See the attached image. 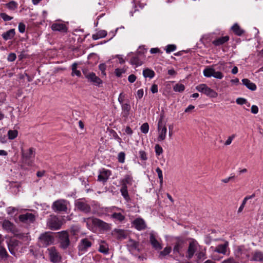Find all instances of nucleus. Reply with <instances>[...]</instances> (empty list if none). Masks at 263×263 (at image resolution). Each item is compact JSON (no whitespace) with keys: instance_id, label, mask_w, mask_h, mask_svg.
Returning a JSON list of instances; mask_svg holds the SVG:
<instances>
[{"instance_id":"obj_14","label":"nucleus","mask_w":263,"mask_h":263,"mask_svg":"<svg viewBox=\"0 0 263 263\" xmlns=\"http://www.w3.org/2000/svg\"><path fill=\"white\" fill-rule=\"evenodd\" d=\"M77 209L85 213H89L91 212V207L86 202L78 200L75 203Z\"/></svg>"},{"instance_id":"obj_27","label":"nucleus","mask_w":263,"mask_h":263,"mask_svg":"<svg viewBox=\"0 0 263 263\" xmlns=\"http://www.w3.org/2000/svg\"><path fill=\"white\" fill-rule=\"evenodd\" d=\"M229 36L228 35L218 37L212 41V44L215 46L222 45L229 40Z\"/></svg>"},{"instance_id":"obj_46","label":"nucleus","mask_w":263,"mask_h":263,"mask_svg":"<svg viewBox=\"0 0 263 263\" xmlns=\"http://www.w3.org/2000/svg\"><path fill=\"white\" fill-rule=\"evenodd\" d=\"M185 89L184 85L182 84H177L174 87V90L175 91L177 92H182Z\"/></svg>"},{"instance_id":"obj_20","label":"nucleus","mask_w":263,"mask_h":263,"mask_svg":"<svg viewBox=\"0 0 263 263\" xmlns=\"http://www.w3.org/2000/svg\"><path fill=\"white\" fill-rule=\"evenodd\" d=\"M19 243V241L15 239H11L7 242L9 250L11 254H15Z\"/></svg>"},{"instance_id":"obj_55","label":"nucleus","mask_w":263,"mask_h":263,"mask_svg":"<svg viewBox=\"0 0 263 263\" xmlns=\"http://www.w3.org/2000/svg\"><path fill=\"white\" fill-rule=\"evenodd\" d=\"M106 68V66L105 64L102 63V64H100L99 65V68L100 70V71H101L102 74H103V76L106 75V73H105Z\"/></svg>"},{"instance_id":"obj_31","label":"nucleus","mask_w":263,"mask_h":263,"mask_svg":"<svg viewBox=\"0 0 263 263\" xmlns=\"http://www.w3.org/2000/svg\"><path fill=\"white\" fill-rule=\"evenodd\" d=\"M2 226L3 228L8 232H13L14 229V224L9 220H4Z\"/></svg>"},{"instance_id":"obj_4","label":"nucleus","mask_w":263,"mask_h":263,"mask_svg":"<svg viewBox=\"0 0 263 263\" xmlns=\"http://www.w3.org/2000/svg\"><path fill=\"white\" fill-rule=\"evenodd\" d=\"M60 247L65 250L69 246L70 242L69 238V235L67 231H61L58 233Z\"/></svg>"},{"instance_id":"obj_44","label":"nucleus","mask_w":263,"mask_h":263,"mask_svg":"<svg viewBox=\"0 0 263 263\" xmlns=\"http://www.w3.org/2000/svg\"><path fill=\"white\" fill-rule=\"evenodd\" d=\"M99 251L101 253H102L104 254H107L108 253V248L106 245H101L99 246Z\"/></svg>"},{"instance_id":"obj_28","label":"nucleus","mask_w":263,"mask_h":263,"mask_svg":"<svg viewBox=\"0 0 263 263\" xmlns=\"http://www.w3.org/2000/svg\"><path fill=\"white\" fill-rule=\"evenodd\" d=\"M96 227L103 231H107L110 229V226L108 223L98 218L97 219Z\"/></svg>"},{"instance_id":"obj_47","label":"nucleus","mask_w":263,"mask_h":263,"mask_svg":"<svg viewBox=\"0 0 263 263\" xmlns=\"http://www.w3.org/2000/svg\"><path fill=\"white\" fill-rule=\"evenodd\" d=\"M156 172L158 174V177L159 179L160 184L162 185L163 184V174L161 170L159 167H157L156 170Z\"/></svg>"},{"instance_id":"obj_25","label":"nucleus","mask_w":263,"mask_h":263,"mask_svg":"<svg viewBox=\"0 0 263 263\" xmlns=\"http://www.w3.org/2000/svg\"><path fill=\"white\" fill-rule=\"evenodd\" d=\"M51 29L53 31H58L61 32H66L67 28L62 23H54L51 26Z\"/></svg>"},{"instance_id":"obj_8","label":"nucleus","mask_w":263,"mask_h":263,"mask_svg":"<svg viewBox=\"0 0 263 263\" xmlns=\"http://www.w3.org/2000/svg\"><path fill=\"white\" fill-rule=\"evenodd\" d=\"M47 224L49 229L56 230L61 228L62 222L56 216L51 215L48 219Z\"/></svg>"},{"instance_id":"obj_61","label":"nucleus","mask_w":263,"mask_h":263,"mask_svg":"<svg viewBox=\"0 0 263 263\" xmlns=\"http://www.w3.org/2000/svg\"><path fill=\"white\" fill-rule=\"evenodd\" d=\"M111 133L112 134L113 137L116 139L119 143H120L121 142V139L119 137L117 133L113 130H111Z\"/></svg>"},{"instance_id":"obj_52","label":"nucleus","mask_w":263,"mask_h":263,"mask_svg":"<svg viewBox=\"0 0 263 263\" xmlns=\"http://www.w3.org/2000/svg\"><path fill=\"white\" fill-rule=\"evenodd\" d=\"M125 154L124 152H120L118 155V160L120 163H123L125 161Z\"/></svg>"},{"instance_id":"obj_45","label":"nucleus","mask_w":263,"mask_h":263,"mask_svg":"<svg viewBox=\"0 0 263 263\" xmlns=\"http://www.w3.org/2000/svg\"><path fill=\"white\" fill-rule=\"evenodd\" d=\"M140 130L142 133L147 134L149 130V125L148 123H143L140 127Z\"/></svg>"},{"instance_id":"obj_59","label":"nucleus","mask_w":263,"mask_h":263,"mask_svg":"<svg viewBox=\"0 0 263 263\" xmlns=\"http://www.w3.org/2000/svg\"><path fill=\"white\" fill-rule=\"evenodd\" d=\"M125 72L123 69L117 68L115 69V73L118 77L121 76L122 74Z\"/></svg>"},{"instance_id":"obj_56","label":"nucleus","mask_w":263,"mask_h":263,"mask_svg":"<svg viewBox=\"0 0 263 263\" xmlns=\"http://www.w3.org/2000/svg\"><path fill=\"white\" fill-rule=\"evenodd\" d=\"M16 58V54L14 53H10L7 57V60L9 62H13Z\"/></svg>"},{"instance_id":"obj_64","label":"nucleus","mask_w":263,"mask_h":263,"mask_svg":"<svg viewBox=\"0 0 263 263\" xmlns=\"http://www.w3.org/2000/svg\"><path fill=\"white\" fill-rule=\"evenodd\" d=\"M221 263H237V262L233 258L230 257L224 260Z\"/></svg>"},{"instance_id":"obj_51","label":"nucleus","mask_w":263,"mask_h":263,"mask_svg":"<svg viewBox=\"0 0 263 263\" xmlns=\"http://www.w3.org/2000/svg\"><path fill=\"white\" fill-rule=\"evenodd\" d=\"M155 151L156 155L160 156L163 153V149L159 144H156L155 146Z\"/></svg>"},{"instance_id":"obj_53","label":"nucleus","mask_w":263,"mask_h":263,"mask_svg":"<svg viewBox=\"0 0 263 263\" xmlns=\"http://www.w3.org/2000/svg\"><path fill=\"white\" fill-rule=\"evenodd\" d=\"M196 256L198 259H204L205 257V249L204 251H200L196 254Z\"/></svg>"},{"instance_id":"obj_13","label":"nucleus","mask_w":263,"mask_h":263,"mask_svg":"<svg viewBox=\"0 0 263 263\" xmlns=\"http://www.w3.org/2000/svg\"><path fill=\"white\" fill-rule=\"evenodd\" d=\"M132 224L133 226L138 231L144 230L147 227L146 222L141 217L136 218L132 221Z\"/></svg>"},{"instance_id":"obj_15","label":"nucleus","mask_w":263,"mask_h":263,"mask_svg":"<svg viewBox=\"0 0 263 263\" xmlns=\"http://www.w3.org/2000/svg\"><path fill=\"white\" fill-rule=\"evenodd\" d=\"M19 220L25 223H32L35 220V216L32 213H26L21 214L18 217Z\"/></svg>"},{"instance_id":"obj_41","label":"nucleus","mask_w":263,"mask_h":263,"mask_svg":"<svg viewBox=\"0 0 263 263\" xmlns=\"http://www.w3.org/2000/svg\"><path fill=\"white\" fill-rule=\"evenodd\" d=\"M7 7L11 10H14L17 8V3L15 1H11L9 3L6 4Z\"/></svg>"},{"instance_id":"obj_34","label":"nucleus","mask_w":263,"mask_h":263,"mask_svg":"<svg viewBox=\"0 0 263 263\" xmlns=\"http://www.w3.org/2000/svg\"><path fill=\"white\" fill-rule=\"evenodd\" d=\"M231 29L235 34L238 36L241 35L244 32V31L240 28V26L237 24H235L231 27Z\"/></svg>"},{"instance_id":"obj_26","label":"nucleus","mask_w":263,"mask_h":263,"mask_svg":"<svg viewBox=\"0 0 263 263\" xmlns=\"http://www.w3.org/2000/svg\"><path fill=\"white\" fill-rule=\"evenodd\" d=\"M15 35V29H11L9 30L8 31L4 32L2 34V36L3 39L7 41L9 40L12 39Z\"/></svg>"},{"instance_id":"obj_12","label":"nucleus","mask_w":263,"mask_h":263,"mask_svg":"<svg viewBox=\"0 0 263 263\" xmlns=\"http://www.w3.org/2000/svg\"><path fill=\"white\" fill-rule=\"evenodd\" d=\"M162 117H161L158 123V129L159 130L158 141H162L165 139L167 129L165 126H162Z\"/></svg>"},{"instance_id":"obj_49","label":"nucleus","mask_w":263,"mask_h":263,"mask_svg":"<svg viewBox=\"0 0 263 263\" xmlns=\"http://www.w3.org/2000/svg\"><path fill=\"white\" fill-rule=\"evenodd\" d=\"M236 102L239 105L246 104L248 103L247 99L243 98H238L236 99ZM248 106H250V103H248Z\"/></svg>"},{"instance_id":"obj_54","label":"nucleus","mask_w":263,"mask_h":263,"mask_svg":"<svg viewBox=\"0 0 263 263\" xmlns=\"http://www.w3.org/2000/svg\"><path fill=\"white\" fill-rule=\"evenodd\" d=\"M18 31L20 33H24L25 31L26 25L23 23H20L18 26Z\"/></svg>"},{"instance_id":"obj_1","label":"nucleus","mask_w":263,"mask_h":263,"mask_svg":"<svg viewBox=\"0 0 263 263\" xmlns=\"http://www.w3.org/2000/svg\"><path fill=\"white\" fill-rule=\"evenodd\" d=\"M21 152L23 163L28 166H31L33 163V159L35 157V149L31 147L25 151L22 148Z\"/></svg>"},{"instance_id":"obj_60","label":"nucleus","mask_w":263,"mask_h":263,"mask_svg":"<svg viewBox=\"0 0 263 263\" xmlns=\"http://www.w3.org/2000/svg\"><path fill=\"white\" fill-rule=\"evenodd\" d=\"M235 137V135H232V136H230L228 137V139L226 140L224 144L226 145H230L232 140H233V139Z\"/></svg>"},{"instance_id":"obj_37","label":"nucleus","mask_w":263,"mask_h":263,"mask_svg":"<svg viewBox=\"0 0 263 263\" xmlns=\"http://www.w3.org/2000/svg\"><path fill=\"white\" fill-rule=\"evenodd\" d=\"M130 63L132 65H135L137 67L141 66L143 62L138 57H133L130 61Z\"/></svg>"},{"instance_id":"obj_35","label":"nucleus","mask_w":263,"mask_h":263,"mask_svg":"<svg viewBox=\"0 0 263 263\" xmlns=\"http://www.w3.org/2000/svg\"><path fill=\"white\" fill-rule=\"evenodd\" d=\"M143 75L145 78L152 79L155 76V72L153 70L147 68L143 70Z\"/></svg>"},{"instance_id":"obj_38","label":"nucleus","mask_w":263,"mask_h":263,"mask_svg":"<svg viewBox=\"0 0 263 263\" xmlns=\"http://www.w3.org/2000/svg\"><path fill=\"white\" fill-rule=\"evenodd\" d=\"M111 217L120 222L125 219V216L121 213H114L111 215Z\"/></svg>"},{"instance_id":"obj_24","label":"nucleus","mask_w":263,"mask_h":263,"mask_svg":"<svg viewBox=\"0 0 263 263\" xmlns=\"http://www.w3.org/2000/svg\"><path fill=\"white\" fill-rule=\"evenodd\" d=\"M229 246L228 241L224 242L223 244L218 245L214 249V251L218 253L222 254L225 255L227 253V248Z\"/></svg>"},{"instance_id":"obj_57","label":"nucleus","mask_w":263,"mask_h":263,"mask_svg":"<svg viewBox=\"0 0 263 263\" xmlns=\"http://www.w3.org/2000/svg\"><path fill=\"white\" fill-rule=\"evenodd\" d=\"M139 156L141 160L145 161L147 160V156L146 153L144 151H139Z\"/></svg>"},{"instance_id":"obj_50","label":"nucleus","mask_w":263,"mask_h":263,"mask_svg":"<svg viewBox=\"0 0 263 263\" xmlns=\"http://www.w3.org/2000/svg\"><path fill=\"white\" fill-rule=\"evenodd\" d=\"M0 17L4 21H9L13 19V17L10 16L7 14L5 13H1Z\"/></svg>"},{"instance_id":"obj_29","label":"nucleus","mask_w":263,"mask_h":263,"mask_svg":"<svg viewBox=\"0 0 263 263\" xmlns=\"http://www.w3.org/2000/svg\"><path fill=\"white\" fill-rule=\"evenodd\" d=\"M242 84L249 89L252 91H254L256 89L257 87L256 85L254 83L251 82L249 79H243L242 80Z\"/></svg>"},{"instance_id":"obj_40","label":"nucleus","mask_w":263,"mask_h":263,"mask_svg":"<svg viewBox=\"0 0 263 263\" xmlns=\"http://www.w3.org/2000/svg\"><path fill=\"white\" fill-rule=\"evenodd\" d=\"M18 135V132L17 130H9L8 132V138L10 140H13L16 138Z\"/></svg>"},{"instance_id":"obj_62","label":"nucleus","mask_w":263,"mask_h":263,"mask_svg":"<svg viewBox=\"0 0 263 263\" xmlns=\"http://www.w3.org/2000/svg\"><path fill=\"white\" fill-rule=\"evenodd\" d=\"M7 211L8 214L10 215V214H13L14 213L16 212L17 210L15 208L9 207L7 209Z\"/></svg>"},{"instance_id":"obj_2","label":"nucleus","mask_w":263,"mask_h":263,"mask_svg":"<svg viewBox=\"0 0 263 263\" xmlns=\"http://www.w3.org/2000/svg\"><path fill=\"white\" fill-rule=\"evenodd\" d=\"M54 242V237L50 232H45L39 237L38 243L41 247H46Z\"/></svg>"},{"instance_id":"obj_32","label":"nucleus","mask_w":263,"mask_h":263,"mask_svg":"<svg viewBox=\"0 0 263 263\" xmlns=\"http://www.w3.org/2000/svg\"><path fill=\"white\" fill-rule=\"evenodd\" d=\"M78 63L75 62L73 63L71 65L72 72L71 73V76L73 77L77 76L78 77L81 76V72L80 70H77Z\"/></svg>"},{"instance_id":"obj_21","label":"nucleus","mask_w":263,"mask_h":263,"mask_svg":"<svg viewBox=\"0 0 263 263\" xmlns=\"http://www.w3.org/2000/svg\"><path fill=\"white\" fill-rule=\"evenodd\" d=\"M126 174L124 178L121 180L120 183L122 186L127 187V185H132L133 182V178L130 172Z\"/></svg>"},{"instance_id":"obj_11","label":"nucleus","mask_w":263,"mask_h":263,"mask_svg":"<svg viewBox=\"0 0 263 263\" xmlns=\"http://www.w3.org/2000/svg\"><path fill=\"white\" fill-rule=\"evenodd\" d=\"M83 73L85 75V78L87 79L89 81L93 83L95 85H99L102 83V81L101 79L97 77L94 72H92L88 73L87 71L83 70Z\"/></svg>"},{"instance_id":"obj_22","label":"nucleus","mask_w":263,"mask_h":263,"mask_svg":"<svg viewBox=\"0 0 263 263\" xmlns=\"http://www.w3.org/2000/svg\"><path fill=\"white\" fill-rule=\"evenodd\" d=\"M149 241L153 247L156 250H160L162 248L161 243L156 238L154 234L151 233Z\"/></svg>"},{"instance_id":"obj_17","label":"nucleus","mask_w":263,"mask_h":263,"mask_svg":"<svg viewBox=\"0 0 263 263\" xmlns=\"http://www.w3.org/2000/svg\"><path fill=\"white\" fill-rule=\"evenodd\" d=\"M249 261L263 263V252L259 250L253 252L250 256Z\"/></svg>"},{"instance_id":"obj_42","label":"nucleus","mask_w":263,"mask_h":263,"mask_svg":"<svg viewBox=\"0 0 263 263\" xmlns=\"http://www.w3.org/2000/svg\"><path fill=\"white\" fill-rule=\"evenodd\" d=\"M8 256L5 249L1 245H0V258L4 259L6 258Z\"/></svg>"},{"instance_id":"obj_9","label":"nucleus","mask_w":263,"mask_h":263,"mask_svg":"<svg viewBox=\"0 0 263 263\" xmlns=\"http://www.w3.org/2000/svg\"><path fill=\"white\" fill-rule=\"evenodd\" d=\"M203 75L207 78L214 77L216 79H221L223 77V74L220 71H216L215 69L212 67H208L204 69Z\"/></svg>"},{"instance_id":"obj_30","label":"nucleus","mask_w":263,"mask_h":263,"mask_svg":"<svg viewBox=\"0 0 263 263\" xmlns=\"http://www.w3.org/2000/svg\"><path fill=\"white\" fill-rule=\"evenodd\" d=\"M127 246L130 251H133L135 250H139L138 246L139 243L137 241L130 239L127 243Z\"/></svg>"},{"instance_id":"obj_43","label":"nucleus","mask_w":263,"mask_h":263,"mask_svg":"<svg viewBox=\"0 0 263 263\" xmlns=\"http://www.w3.org/2000/svg\"><path fill=\"white\" fill-rule=\"evenodd\" d=\"M172 250L171 247H166L164 250L160 252V256H165L169 254Z\"/></svg>"},{"instance_id":"obj_18","label":"nucleus","mask_w":263,"mask_h":263,"mask_svg":"<svg viewBox=\"0 0 263 263\" xmlns=\"http://www.w3.org/2000/svg\"><path fill=\"white\" fill-rule=\"evenodd\" d=\"M198 247L199 246L195 240H193L190 242L187 249V256L189 258H191L193 256Z\"/></svg>"},{"instance_id":"obj_23","label":"nucleus","mask_w":263,"mask_h":263,"mask_svg":"<svg viewBox=\"0 0 263 263\" xmlns=\"http://www.w3.org/2000/svg\"><path fill=\"white\" fill-rule=\"evenodd\" d=\"M98 218L94 217L84 218L83 221L86 223V226L89 230L96 227Z\"/></svg>"},{"instance_id":"obj_7","label":"nucleus","mask_w":263,"mask_h":263,"mask_svg":"<svg viewBox=\"0 0 263 263\" xmlns=\"http://www.w3.org/2000/svg\"><path fill=\"white\" fill-rule=\"evenodd\" d=\"M235 254L237 258L241 260H243L244 261H249L250 256L249 252L244 247H238L235 250Z\"/></svg>"},{"instance_id":"obj_3","label":"nucleus","mask_w":263,"mask_h":263,"mask_svg":"<svg viewBox=\"0 0 263 263\" xmlns=\"http://www.w3.org/2000/svg\"><path fill=\"white\" fill-rule=\"evenodd\" d=\"M69 204V201L65 199H58L53 202L51 208L55 212H66Z\"/></svg>"},{"instance_id":"obj_39","label":"nucleus","mask_w":263,"mask_h":263,"mask_svg":"<svg viewBox=\"0 0 263 263\" xmlns=\"http://www.w3.org/2000/svg\"><path fill=\"white\" fill-rule=\"evenodd\" d=\"M120 192L125 200H127L129 199V197L127 191V187L121 186Z\"/></svg>"},{"instance_id":"obj_5","label":"nucleus","mask_w":263,"mask_h":263,"mask_svg":"<svg viewBox=\"0 0 263 263\" xmlns=\"http://www.w3.org/2000/svg\"><path fill=\"white\" fill-rule=\"evenodd\" d=\"M196 89L197 91L211 98H216L218 96L217 93L215 91L209 87L205 84H201L197 85L196 87Z\"/></svg>"},{"instance_id":"obj_58","label":"nucleus","mask_w":263,"mask_h":263,"mask_svg":"<svg viewBox=\"0 0 263 263\" xmlns=\"http://www.w3.org/2000/svg\"><path fill=\"white\" fill-rule=\"evenodd\" d=\"M182 248L181 244L180 242H177L175 246L174 247V252H179L180 249Z\"/></svg>"},{"instance_id":"obj_10","label":"nucleus","mask_w":263,"mask_h":263,"mask_svg":"<svg viewBox=\"0 0 263 263\" xmlns=\"http://www.w3.org/2000/svg\"><path fill=\"white\" fill-rule=\"evenodd\" d=\"M91 246L92 243L88 238H85L81 239L78 246L79 253L83 254L85 253Z\"/></svg>"},{"instance_id":"obj_33","label":"nucleus","mask_w":263,"mask_h":263,"mask_svg":"<svg viewBox=\"0 0 263 263\" xmlns=\"http://www.w3.org/2000/svg\"><path fill=\"white\" fill-rule=\"evenodd\" d=\"M107 35V32L105 30H102L97 32L92 36V38L94 40H97L101 38L104 37Z\"/></svg>"},{"instance_id":"obj_48","label":"nucleus","mask_w":263,"mask_h":263,"mask_svg":"<svg viewBox=\"0 0 263 263\" xmlns=\"http://www.w3.org/2000/svg\"><path fill=\"white\" fill-rule=\"evenodd\" d=\"M176 49V46L174 44H170L166 47V52L168 53L171 52H173Z\"/></svg>"},{"instance_id":"obj_6","label":"nucleus","mask_w":263,"mask_h":263,"mask_svg":"<svg viewBox=\"0 0 263 263\" xmlns=\"http://www.w3.org/2000/svg\"><path fill=\"white\" fill-rule=\"evenodd\" d=\"M47 252L49 260L53 263H59L61 261V256L55 247H51L47 249Z\"/></svg>"},{"instance_id":"obj_36","label":"nucleus","mask_w":263,"mask_h":263,"mask_svg":"<svg viewBox=\"0 0 263 263\" xmlns=\"http://www.w3.org/2000/svg\"><path fill=\"white\" fill-rule=\"evenodd\" d=\"M115 234L118 239H124L126 237V233L124 230L120 229L115 230Z\"/></svg>"},{"instance_id":"obj_19","label":"nucleus","mask_w":263,"mask_h":263,"mask_svg":"<svg viewBox=\"0 0 263 263\" xmlns=\"http://www.w3.org/2000/svg\"><path fill=\"white\" fill-rule=\"evenodd\" d=\"M111 175V172L110 170L102 168L100 171V173L98 175V180L105 182L108 180Z\"/></svg>"},{"instance_id":"obj_63","label":"nucleus","mask_w":263,"mask_h":263,"mask_svg":"<svg viewBox=\"0 0 263 263\" xmlns=\"http://www.w3.org/2000/svg\"><path fill=\"white\" fill-rule=\"evenodd\" d=\"M251 111L252 114H256L258 112V108L256 105H253L251 106Z\"/></svg>"},{"instance_id":"obj_16","label":"nucleus","mask_w":263,"mask_h":263,"mask_svg":"<svg viewBox=\"0 0 263 263\" xmlns=\"http://www.w3.org/2000/svg\"><path fill=\"white\" fill-rule=\"evenodd\" d=\"M121 116L125 121H126L129 115L131 106L129 102H126L121 104Z\"/></svg>"}]
</instances>
